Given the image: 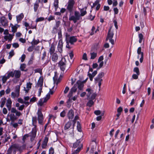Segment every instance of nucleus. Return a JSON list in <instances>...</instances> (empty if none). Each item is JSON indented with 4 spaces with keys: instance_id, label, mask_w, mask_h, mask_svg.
Returning a JSON list of instances; mask_svg holds the SVG:
<instances>
[{
    "instance_id": "obj_46",
    "label": "nucleus",
    "mask_w": 154,
    "mask_h": 154,
    "mask_svg": "<svg viewBox=\"0 0 154 154\" xmlns=\"http://www.w3.org/2000/svg\"><path fill=\"white\" fill-rule=\"evenodd\" d=\"M37 98L35 97H33L29 100V104L30 103H32L37 100Z\"/></svg>"
},
{
    "instance_id": "obj_53",
    "label": "nucleus",
    "mask_w": 154,
    "mask_h": 154,
    "mask_svg": "<svg viewBox=\"0 0 154 154\" xmlns=\"http://www.w3.org/2000/svg\"><path fill=\"white\" fill-rule=\"evenodd\" d=\"M14 76V72H13L12 71L10 72L7 75V77H8V78H9L10 77H13Z\"/></svg>"
},
{
    "instance_id": "obj_24",
    "label": "nucleus",
    "mask_w": 154,
    "mask_h": 154,
    "mask_svg": "<svg viewBox=\"0 0 154 154\" xmlns=\"http://www.w3.org/2000/svg\"><path fill=\"white\" fill-rule=\"evenodd\" d=\"M82 145L81 147V149L82 147V144L80 142L79 140H77L76 142L75 143H74L73 145V147L74 148H76L77 147H79L80 146V145Z\"/></svg>"
},
{
    "instance_id": "obj_59",
    "label": "nucleus",
    "mask_w": 154,
    "mask_h": 154,
    "mask_svg": "<svg viewBox=\"0 0 154 154\" xmlns=\"http://www.w3.org/2000/svg\"><path fill=\"white\" fill-rule=\"evenodd\" d=\"M5 62V60L4 58H0V64H2Z\"/></svg>"
},
{
    "instance_id": "obj_10",
    "label": "nucleus",
    "mask_w": 154,
    "mask_h": 154,
    "mask_svg": "<svg viewBox=\"0 0 154 154\" xmlns=\"http://www.w3.org/2000/svg\"><path fill=\"white\" fill-rule=\"evenodd\" d=\"M36 129L32 128L31 132L29 133V136L30 137L31 141H32L34 140L36 135Z\"/></svg>"
},
{
    "instance_id": "obj_18",
    "label": "nucleus",
    "mask_w": 154,
    "mask_h": 154,
    "mask_svg": "<svg viewBox=\"0 0 154 154\" xmlns=\"http://www.w3.org/2000/svg\"><path fill=\"white\" fill-rule=\"evenodd\" d=\"M97 70L94 71L92 74L88 72V75L89 78L90 79L91 81H92L93 78L97 74Z\"/></svg>"
},
{
    "instance_id": "obj_30",
    "label": "nucleus",
    "mask_w": 154,
    "mask_h": 154,
    "mask_svg": "<svg viewBox=\"0 0 154 154\" xmlns=\"http://www.w3.org/2000/svg\"><path fill=\"white\" fill-rule=\"evenodd\" d=\"M19 27V25L16 24L14 26H13L11 27V32H13V34H14L17 31L18 27Z\"/></svg>"
},
{
    "instance_id": "obj_15",
    "label": "nucleus",
    "mask_w": 154,
    "mask_h": 154,
    "mask_svg": "<svg viewBox=\"0 0 154 154\" xmlns=\"http://www.w3.org/2000/svg\"><path fill=\"white\" fill-rule=\"evenodd\" d=\"M43 81V77L41 76L40 77L38 81L37 84L36 85V87L37 88L39 87V88H42Z\"/></svg>"
},
{
    "instance_id": "obj_44",
    "label": "nucleus",
    "mask_w": 154,
    "mask_h": 154,
    "mask_svg": "<svg viewBox=\"0 0 154 154\" xmlns=\"http://www.w3.org/2000/svg\"><path fill=\"white\" fill-rule=\"evenodd\" d=\"M133 71L138 75H139L140 74L139 68L137 67H135Z\"/></svg>"
},
{
    "instance_id": "obj_40",
    "label": "nucleus",
    "mask_w": 154,
    "mask_h": 154,
    "mask_svg": "<svg viewBox=\"0 0 154 154\" xmlns=\"http://www.w3.org/2000/svg\"><path fill=\"white\" fill-rule=\"evenodd\" d=\"M95 27L94 26H93L92 27L91 31L90 32V34L91 35H93L94 34V32H96L98 30L97 29L95 31Z\"/></svg>"
},
{
    "instance_id": "obj_48",
    "label": "nucleus",
    "mask_w": 154,
    "mask_h": 154,
    "mask_svg": "<svg viewBox=\"0 0 154 154\" xmlns=\"http://www.w3.org/2000/svg\"><path fill=\"white\" fill-rule=\"evenodd\" d=\"M77 88V86L75 84L74 86L71 88L70 90L73 92L75 93L76 91Z\"/></svg>"
},
{
    "instance_id": "obj_60",
    "label": "nucleus",
    "mask_w": 154,
    "mask_h": 154,
    "mask_svg": "<svg viewBox=\"0 0 154 154\" xmlns=\"http://www.w3.org/2000/svg\"><path fill=\"white\" fill-rule=\"evenodd\" d=\"M25 57L26 55L25 54H23L22 55L21 57H20L21 62H23L24 61Z\"/></svg>"
},
{
    "instance_id": "obj_14",
    "label": "nucleus",
    "mask_w": 154,
    "mask_h": 154,
    "mask_svg": "<svg viewBox=\"0 0 154 154\" xmlns=\"http://www.w3.org/2000/svg\"><path fill=\"white\" fill-rule=\"evenodd\" d=\"M63 46V41L62 39H60L58 42L57 49L58 51L60 53H61L62 52Z\"/></svg>"
},
{
    "instance_id": "obj_2",
    "label": "nucleus",
    "mask_w": 154,
    "mask_h": 154,
    "mask_svg": "<svg viewBox=\"0 0 154 154\" xmlns=\"http://www.w3.org/2000/svg\"><path fill=\"white\" fill-rule=\"evenodd\" d=\"M18 150H20V148L17 145L14 144L8 148L7 154H16V151Z\"/></svg>"
},
{
    "instance_id": "obj_36",
    "label": "nucleus",
    "mask_w": 154,
    "mask_h": 154,
    "mask_svg": "<svg viewBox=\"0 0 154 154\" xmlns=\"http://www.w3.org/2000/svg\"><path fill=\"white\" fill-rule=\"evenodd\" d=\"M39 42V39H35V38H34L31 42V44L32 45H37Z\"/></svg>"
},
{
    "instance_id": "obj_58",
    "label": "nucleus",
    "mask_w": 154,
    "mask_h": 154,
    "mask_svg": "<svg viewBox=\"0 0 154 154\" xmlns=\"http://www.w3.org/2000/svg\"><path fill=\"white\" fill-rule=\"evenodd\" d=\"M44 19V17H40L39 18H37L35 21L36 23H37L38 22L41 21L43 20Z\"/></svg>"
},
{
    "instance_id": "obj_37",
    "label": "nucleus",
    "mask_w": 154,
    "mask_h": 154,
    "mask_svg": "<svg viewBox=\"0 0 154 154\" xmlns=\"http://www.w3.org/2000/svg\"><path fill=\"white\" fill-rule=\"evenodd\" d=\"M91 59H94L97 56V53L94 52L90 53Z\"/></svg>"
},
{
    "instance_id": "obj_9",
    "label": "nucleus",
    "mask_w": 154,
    "mask_h": 154,
    "mask_svg": "<svg viewBox=\"0 0 154 154\" xmlns=\"http://www.w3.org/2000/svg\"><path fill=\"white\" fill-rule=\"evenodd\" d=\"M66 40L67 41L71 44H72L77 41V39L75 37L71 36L69 37V35H66Z\"/></svg>"
},
{
    "instance_id": "obj_22",
    "label": "nucleus",
    "mask_w": 154,
    "mask_h": 154,
    "mask_svg": "<svg viewBox=\"0 0 154 154\" xmlns=\"http://www.w3.org/2000/svg\"><path fill=\"white\" fill-rule=\"evenodd\" d=\"M23 25L26 28L27 27H28V28L32 29H35L36 27V24L34 26L32 25V24H31L30 26L29 23L26 22H25L24 23Z\"/></svg>"
},
{
    "instance_id": "obj_42",
    "label": "nucleus",
    "mask_w": 154,
    "mask_h": 154,
    "mask_svg": "<svg viewBox=\"0 0 154 154\" xmlns=\"http://www.w3.org/2000/svg\"><path fill=\"white\" fill-rule=\"evenodd\" d=\"M12 101L10 98H8L7 101L6 106H11Z\"/></svg>"
},
{
    "instance_id": "obj_1",
    "label": "nucleus",
    "mask_w": 154,
    "mask_h": 154,
    "mask_svg": "<svg viewBox=\"0 0 154 154\" xmlns=\"http://www.w3.org/2000/svg\"><path fill=\"white\" fill-rule=\"evenodd\" d=\"M87 8V7H85L79 9L80 14L78 11H75L74 15H70L69 17V20H72L74 23H76L78 20L80 19L81 16H84L86 14Z\"/></svg>"
},
{
    "instance_id": "obj_61",
    "label": "nucleus",
    "mask_w": 154,
    "mask_h": 154,
    "mask_svg": "<svg viewBox=\"0 0 154 154\" xmlns=\"http://www.w3.org/2000/svg\"><path fill=\"white\" fill-rule=\"evenodd\" d=\"M103 56L102 55L100 56L98 59V63H99V62L101 61H103Z\"/></svg>"
},
{
    "instance_id": "obj_39",
    "label": "nucleus",
    "mask_w": 154,
    "mask_h": 154,
    "mask_svg": "<svg viewBox=\"0 0 154 154\" xmlns=\"http://www.w3.org/2000/svg\"><path fill=\"white\" fill-rule=\"evenodd\" d=\"M2 101L0 105V107L1 108H2L4 106L6 102V98L5 97L2 98Z\"/></svg>"
},
{
    "instance_id": "obj_8",
    "label": "nucleus",
    "mask_w": 154,
    "mask_h": 154,
    "mask_svg": "<svg viewBox=\"0 0 154 154\" xmlns=\"http://www.w3.org/2000/svg\"><path fill=\"white\" fill-rule=\"evenodd\" d=\"M66 62L65 58H62L59 63L60 69L62 71H64L65 69Z\"/></svg>"
},
{
    "instance_id": "obj_47",
    "label": "nucleus",
    "mask_w": 154,
    "mask_h": 154,
    "mask_svg": "<svg viewBox=\"0 0 154 154\" xmlns=\"http://www.w3.org/2000/svg\"><path fill=\"white\" fill-rule=\"evenodd\" d=\"M8 79V77H7V76H3L2 79L3 83H5L6 82L7 80Z\"/></svg>"
},
{
    "instance_id": "obj_54",
    "label": "nucleus",
    "mask_w": 154,
    "mask_h": 154,
    "mask_svg": "<svg viewBox=\"0 0 154 154\" xmlns=\"http://www.w3.org/2000/svg\"><path fill=\"white\" fill-rule=\"evenodd\" d=\"M39 5L38 3H35L34 5V11L35 12H36L38 9Z\"/></svg>"
},
{
    "instance_id": "obj_57",
    "label": "nucleus",
    "mask_w": 154,
    "mask_h": 154,
    "mask_svg": "<svg viewBox=\"0 0 154 154\" xmlns=\"http://www.w3.org/2000/svg\"><path fill=\"white\" fill-rule=\"evenodd\" d=\"M82 59L83 60H88L87 55L86 53H84L82 56Z\"/></svg>"
},
{
    "instance_id": "obj_56",
    "label": "nucleus",
    "mask_w": 154,
    "mask_h": 154,
    "mask_svg": "<svg viewBox=\"0 0 154 154\" xmlns=\"http://www.w3.org/2000/svg\"><path fill=\"white\" fill-rule=\"evenodd\" d=\"M77 128L79 131H81V126L79 122H77Z\"/></svg>"
},
{
    "instance_id": "obj_11",
    "label": "nucleus",
    "mask_w": 154,
    "mask_h": 154,
    "mask_svg": "<svg viewBox=\"0 0 154 154\" xmlns=\"http://www.w3.org/2000/svg\"><path fill=\"white\" fill-rule=\"evenodd\" d=\"M7 116L9 117V119H8L7 120V121L9 122L11 121V122H14L17 119V117L14 113H9L8 114Z\"/></svg>"
},
{
    "instance_id": "obj_6",
    "label": "nucleus",
    "mask_w": 154,
    "mask_h": 154,
    "mask_svg": "<svg viewBox=\"0 0 154 154\" xmlns=\"http://www.w3.org/2000/svg\"><path fill=\"white\" fill-rule=\"evenodd\" d=\"M50 98L49 94H48L46 97L44 98L40 99L37 103L38 106H42L44 103L46 102Z\"/></svg>"
},
{
    "instance_id": "obj_62",
    "label": "nucleus",
    "mask_w": 154,
    "mask_h": 154,
    "mask_svg": "<svg viewBox=\"0 0 154 154\" xmlns=\"http://www.w3.org/2000/svg\"><path fill=\"white\" fill-rule=\"evenodd\" d=\"M17 111L16 108L13 107L11 109V113H15Z\"/></svg>"
},
{
    "instance_id": "obj_3",
    "label": "nucleus",
    "mask_w": 154,
    "mask_h": 154,
    "mask_svg": "<svg viewBox=\"0 0 154 154\" xmlns=\"http://www.w3.org/2000/svg\"><path fill=\"white\" fill-rule=\"evenodd\" d=\"M104 73L103 72H101L99 73L97 77L94 80L96 83H98V86L100 88L101 85V82L103 81L102 78L104 76Z\"/></svg>"
},
{
    "instance_id": "obj_20",
    "label": "nucleus",
    "mask_w": 154,
    "mask_h": 154,
    "mask_svg": "<svg viewBox=\"0 0 154 154\" xmlns=\"http://www.w3.org/2000/svg\"><path fill=\"white\" fill-rule=\"evenodd\" d=\"M113 35L114 33L112 31H111V29H110L109 30L106 40H108V39L112 38Z\"/></svg>"
},
{
    "instance_id": "obj_17",
    "label": "nucleus",
    "mask_w": 154,
    "mask_h": 154,
    "mask_svg": "<svg viewBox=\"0 0 154 154\" xmlns=\"http://www.w3.org/2000/svg\"><path fill=\"white\" fill-rule=\"evenodd\" d=\"M73 93H74V92L70 90L67 96L68 97H69V99L67 102V107L69 108L70 107V106L69 105V103L72 100L71 97L72 96Z\"/></svg>"
},
{
    "instance_id": "obj_13",
    "label": "nucleus",
    "mask_w": 154,
    "mask_h": 154,
    "mask_svg": "<svg viewBox=\"0 0 154 154\" xmlns=\"http://www.w3.org/2000/svg\"><path fill=\"white\" fill-rule=\"evenodd\" d=\"M75 84L79 90H82L83 89L84 86L83 82L80 81H78Z\"/></svg>"
},
{
    "instance_id": "obj_64",
    "label": "nucleus",
    "mask_w": 154,
    "mask_h": 154,
    "mask_svg": "<svg viewBox=\"0 0 154 154\" xmlns=\"http://www.w3.org/2000/svg\"><path fill=\"white\" fill-rule=\"evenodd\" d=\"M12 46L14 48H16L19 47V45L18 43H14L13 44Z\"/></svg>"
},
{
    "instance_id": "obj_49",
    "label": "nucleus",
    "mask_w": 154,
    "mask_h": 154,
    "mask_svg": "<svg viewBox=\"0 0 154 154\" xmlns=\"http://www.w3.org/2000/svg\"><path fill=\"white\" fill-rule=\"evenodd\" d=\"M139 42L141 43L143 39V35L141 33H140L139 34Z\"/></svg>"
},
{
    "instance_id": "obj_12",
    "label": "nucleus",
    "mask_w": 154,
    "mask_h": 154,
    "mask_svg": "<svg viewBox=\"0 0 154 154\" xmlns=\"http://www.w3.org/2000/svg\"><path fill=\"white\" fill-rule=\"evenodd\" d=\"M0 23L2 26L4 27L7 26L8 25V21L5 17L3 16L1 17Z\"/></svg>"
},
{
    "instance_id": "obj_19",
    "label": "nucleus",
    "mask_w": 154,
    "mask_h": 154,
    "mask_svg": "<svg viewBox=\"0 0 154 154\" xmlns=\"http://www.w3.org/2000/svg\"><path fill=\"white\" fill-rule=\"evenodd\" d=\"M32 84L30 82H28L26 84V87H24V91L26 93H27L29 90L31 88Z\"/></svg>"
},
{
    "instance_id": "obj_7",
    "label": "nucleus",
    "mask_w": 154,
    "mask_h": 154,
    "mask_svg": "<svg viewBox=\"0 0 154 154\" xmlns=\"http://www.w3.org/2000/svg\"><path fill=\"white\" fill-rule=\"evenodd\" d=\"M74 3V0H69L67 7V9L69 11L71 12L72 11Z\"/></svg>"
},
{
    "instance_id": "obj_16",
    "label": "nucleus",
    "mask_w": 154,
    "mask_h": 154,
    "mask_svg": "<svg viewBox=\"0 0 154 154\" xmlns=\"http://www.w3.org/2000/svg\"><path fill=\"white\" fill-rule=\"evenodd\" d=\"M67 116L70 120H72L73 119L74 116V112L72 109H70L68 112Z\"/></svg>"
},
{
    "instance_id": "obj_33",
    "label": "nucleus",
    "mask_w": 154,
    "mask_h": 154,
    "mask_svg": "<svg viewBox=\"0 0 154 154\" xmlns=\"http://www.w3.org/2000/svg\"><path fill=\"white\" fill-rule=\"evenodd\" d=\"M55 51V46L54 44H52L51 45V47L50 49V53L51 55L52 54H54V52Z\"/></svg>"
},
{
    "instance_id": "obj_29",
    "label": "nucleus",
    "mask_w": 154,
    "mask_h": 154,
    "mask_svg": "<svg viewBox=\"0 0 154 154\" xmlns=\"http://www.w3.org/2000/svg\"><path fill=\"white\" fill-rule=\"evenodd\" d=\"M37 119L36 117H33L32 118V124L34 126V128H33L36 129V123H37Z\"/></svg>"
},
{
    "instance_id": "obj_41",
    "label": "nucleus",
    "mask_w": 154,
    "mask_h": 154,
    "mask_svg": "<svg viewBox=\"0 0 154 154\" xmlns=\"http://www.w3.org/2000/svg\"><path fill=\"white\" fill-rule=\"evenodd\" d=\"M19 94H17L16 92H12L11 93V97L13 98H14L16 97H19Z\"/></svg>"
},
{
    "instance_id": "obj_34",
    "label": "nucleus",
    "mask_w": 154,
    "mask_h": 154,
    "mask_svg": "<svg viewBox=\"0 0 154 154\" xmlns=\"http://www.w3.org/2000/svg\"><path fill=\"white\" fill-rule=\"evenodd\" d=\"M58 0H54V7L55 11H57L58 7Z\"/></svg>"
},
{
    "instance_id": "obj_35",
    "label": "nucleus",
    "mask_w": 154,
    "mask_h": 154,
    "mask_svg": "<svg viewBox=\"0 0 154 154\" xmlns=\"http://www.w3.org/2000/svg\"><path fill=\"white\" fill-rule=\"evenodd\" d=\"M71 122H68L65 125L64 127V129L65 130L68 129L71 126Z\"/></svg>"
},
{
    "instance_id": "obj_32",
    "label": "nucleus",
    "mask_w": 154,
    "mask_h": 154,
    "mask_svg": "<svg viewBox=\"0 0 154 154\" xmlns=\"http://www.w3.org/2000/svg\"><path fill=\"white\" fill-rule=\"evenodd\" d=\"M18 101L20 103H24L25 105H26L27 106L29 105V102H24L23 100L21 98H19L18 99Z\"/></svg>"
},
{
    "instance_id": "obj_5",
    "label": "nucleus",
    "mask_w": 154,
    "mask_h": 154,
    "mask_svg": "<svg viewBox=\"0 0 154 154\" xmlns=\"http://www.w3.org/2000/svg\"><path fill=\"white\" fill-rule=\"evenodd\" d=\"M38 121L39 124L41 125L43 124L44 118L41 109H39L37 112Z\"/></svg>"
},
{
    "instance_id": "obj_43",
    "label": "nucleus",
    "mask_w": 154,
    "mask_h": 154,
    "mask_svg": "<svg viewBox=\"0 0 154 154\" xmlns=\"http://www.w3.org/2000/svg\"><path fill=\"white\" fill-rule=\"evenodd\" d=\"M94 104V102L92 100H89L87 103V105L89 107H91Z\"/></svg>"
},
{
    "instance_id": "obj_28",
    "label": "nucleus",
    "mask_w": 154,
    "mask_h": 154,
    "mask_svg": "<svg viewBox=\"0 0 154 154\" xmlns=\"http://www.w3.org/2000/svg\"><path fill=\"white\" fill-rule=\"evenodd\" d=\"M24 17V15L23 13L20 14L16 16L17 21V23L19 22L23 19Z\"/></svg>"
},
{
    "instance_id": "obj_23",
    "label": "nucleus",
    "mask_w": 154,
    "mask_h": 154,
    "mask_svg": "<svg viewBox=\"0 0 154 154\" xmlns=\"http://www.w3.org/2000/svg\"><path fill=\"white\" fill-rule=\"evenodd\" d=\"M48 138L47 137H45V139L42 143V148L45 149L46 148L48 142Z\"/></svg>"
},
{
    "instance_id": "obj_50",
    "label": "nucleus",
    "mask_w": 154,
    "mask_h": 154,
    "mask_svg": "<svg viewBox=\"0 0 154 154\" xmlns=\"http://www.w3.org/2000/svg\"><path fill=\"white\" fill-rule=\"evenodd\" d=\"M80 147H78L75 151L72 153V154H77L81 150V147L82 145H80Z\"/></svg>"
},
{
    "instance_id": "obj_25",
    "label": "nucleus",
    "mask_w": 154,
    "mask_h": 154,
    "mask_svg": "<svg viewBox=\"0 0 154 154\" xmlns=\"http://www.w3.org/2000/svg\"><path fill=\"white\" fill-rule=\"evenodd\" d=\"M58 58V55L56 53H54L51 56V60L53 61L54 62H57Z\"/></svg>"
},
{
    "instance_id": "obj_4",
    "label": "nucleus",
    "mask_w": 154,
    "mask_h": 154,
    "mask_svg": "<svg viewBox=\"0 0 154 154\" xmlns=\"http://www.w3.org/2000/svg\"><path fill=\"white\" fill-rule=\"evenodd\" d=\"M137 58L139 59L140 57V61L141 63H142L143 59L144 54L143 52L141 51V47H139L137 49Z\"/></svg>"
},
{
    "instance_id": "obj_26",
    "label": "nucleus",
    "mask_w": 154,
    "mask_h": 154,
    "mask_svg": "<svg viewBox=\"0 0 154 154\" xmlns=\"http://www.w3.org/2000/svg\"><path fill=\"white\" fill-rule=\"evenodd\" d=\"M86 91L87 92V96L88 97H89L91 94L94 93L93 91L90 88L87 89Z\"/></svg>"
},
{
    "instance_id": "obj_52",
    "label": "nucleus",
    "mask_w": 154,
    "mask_h": 154,
    "mask_svg": "<svg viewBox=\"0 0 154 154\" xmlns=\"http://www.w3.org/2000/svg\"><path fill=\"white\" fill-rule=\"evenodd\" d=\"M96 96V93H94L93 94H91V96L90 97V99L91 100H92L95 98Z\"/></svg>"
},
{
    "instance_id": "obj_45",
    "label": "nucleus",
    "mask_w": 154,
    "mask_h": 154,
    "mask_svg": "<svg viewBox=\"0 0 154 154\" xmlns=\"http://www.w3.org/2000/svg\"><path fill=\"white\" fill-rule=\"evenodd\" d=\"M10 125L15 128H17L18 126V124L17 123L14 122H11Z\"/></svg>"
},
{
    "instance_id": "obj_63",
    "label": "nucleus",
    "mask_w": 154,
    "mask_h": 154,
    "mask_svg": "<svg viewBox=\"0 0 154 154\" xmlns=\"http://www.w3.org/2000/svg\"><path fill=\"white\" fill-rule=\"evenodd\" d=\"M99 0H97L93 4V6L95 7L99 4Z\"/></svg>"
},
{
    "instance_id": "obj_31",
    "label": "nucleus",
    "mask_w": 154,
    "mask_h": 154,
    "mask_svg": "<svg viewBox=\"0 0 154 154\" xmlns=\"http://www.w3.org/2000/svg\"><path fill=\"white\" fill-rule=\"evenodd\" d=\"M53 79L54 83H56L57 85L60 81L61 78L60 77L58 79H57L56 74H55L54 76L53 77Z\"/></svg>"
},
{
    "instance_id": "obj_27",
    "label": "nucleus",
    "mask_w": 154,
    "mask_h": 154,
    "mask_svg": "<svg viewBox=\"0 0 154 154\" xmlns=\"http://www.w3.org/2000/svg\"><path fill=\"white\" fill-rule=\"evenodd\" d=\"M14 76L16 78L20 77L21 75V72L19 70H15L14 71Z\"/></svg>"
},
{
    "instance_id": "obj_51",
    "label": "nucleus",
    "mask_w": 154,
    "mask_h": 154,
    "mask_svg": "<svg viewBox=\"0 0 154 154\" xmlns=\"http://www.w3.org/2000/svg\"><path fill=\"white\" fill-rule=\"evenodd\" d=\"M99 63V66H98V67L97 68V70H98L99 69H100V68H101L103 66V63H104V62L103 61H101V62H99V63Z\"/></svg>"
},
{
    "instance_id": "obj_55",
    "label": "nucleus",
    "mask_w": 154,
    "mask_h": 154,
    "mask_svg": "<svg viewBox=\"0 0 154 154\" xmlns=\"http://www.w3.org/2000/svg\"><path fill=\"white\" fill-rule=\"evenodd\" d=\"M54 149L52 147H51L49 150L48 154H54Z\"/></svg>"
},
{
    "instance_id": "obj_21",
    "label": "nucleus",
    "mask_w": 154,
    "mask_h": 154,
    "mask_svg": "<svg viewBox=\"0 0 154 154\" xmlns=\"http://www.w3.org/2000/svg\"><path fill=\"white\" fill-rule=\"evenodd\" d=\"M14 35V34H9L8 35H5L4 36V38L6 40H8L9 41H11L13 38Z\"/></svg>"
},
{
    "instance_id": "obj_38",
    "label": "nucleus",
    "mask_w": 154,
    "mask_h": 154,
    "mask_svg": "<svg viewBox=\"0 0 154 154\" xmlns=\"http://www.w3.org/2000/svg\"><path fill=\"white\" fill-rule=\"evenodd\" d=\"M20 85H17L15 88V92L17 94H20Z\"/></svg>"
}]
</instances>
